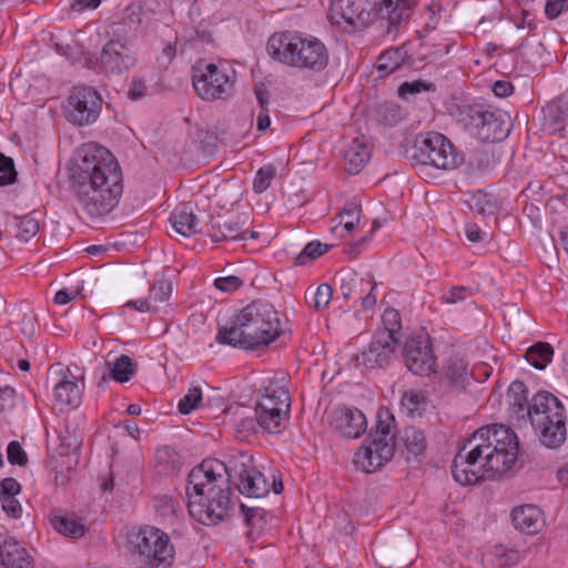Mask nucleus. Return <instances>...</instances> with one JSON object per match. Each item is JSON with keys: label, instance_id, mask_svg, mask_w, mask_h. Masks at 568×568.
I'll return each mask as SVG.
<instances>
[{"label": "nucleus", "instance_id": "23", "mask_svg": "<svg viewBox=\"0 0 568 568\" xmlns=\"http://www.w3.org/2000/svg\"><path fill=\"white\" fill-rule=\"evenodd\" d=\"M511 518L515 528L527 534H537L544 526L542 513L534 505L516 507L511 513Z\"/></svg>", "mask_w": 568, "mask_h": 568}, {"label": "nucleus", "instance_id": "7", "mask_svg": "<svg viewBox=\"0 0 568 568\" xmlns=\"http://www.w3.org/2000/svg\"><path fill=\"white\" fill-rule=\"evenodd\" d=\"M410 159L419 174L425 173L427 166L449 171L464 162V158L457 153L452 142L437 132L420 134L415 140Z\"/></svg>", "mask_w": 568, "mask_h": 568}, {"label": "nucleus", "instance_id": "50", "mask_svg": "<svg viewBox=\"0 0 568 568\" xmlns=\"http://www.w3.org/2000/svg\"><path fill=\"white\" fill-rule=\"evenodd\" d=\"M375 560L379 568H407L410 565L402 560L398 554L388 551H379Z\"/></svg>", "mask_w": 568, "mask_h": 568}, {"label": "nucleus", "instance_id": "30", "mask_svg": "<svg viewBox=\"0 0 568 568\" xmlns=\"http://www.w3.org/2000/svg\"><path fill=\"white\" fill-rule=\"evenodd\" d=\"M365 443L368 444L376 454L374 457L376 462H365L366 467H371L372 465L373 467H382L389 462L395 454L396 445L393 437L378 438L369 435Z\"/></svg>", "mask_w": 568, "mask_h": 568}, {"label": "nucleus", "instance_id": "1", "mask_svg": "<svg viewBox=\"0 0 568 568\" xmlns=\"http://www.w3.org/2000/svg\"><path fill=\"white\" fill-rule=\"evenodd\" d=\"M70 181L79 205L91 217L109 214L123 192L118 161L109 150L95 143L83 144L77 150Z\"/></svg>", "mask_w": 568, "mask_h": 568}, {"label": "nucleus", "instance_id": "15", "mask_svg": "<svg viewBox=\"0 0 568 568\" xmlns=\"http://www.w3.org/2000/svg\"><path fill=\"white\" fill-rule=\"evenodd\" d=\"M404 356L407 368L415 375L429 376L435 373L436 361L427 336L409 338L405 345Z\"/></svg>", "mask_w": 568, "mask_h": 568}, {"label": "nucleus", "instance_id": "53", "mask_svg": "<svg viewBox=\"0 0 568 568\" xmlns=\"http://www.w3.org/2000/svg\"><path fill=\"white\" fill-rule=\"evenodd\" d=\"M176 453L171 447L164 446L156 449L155 462L163 466V470L168 471L174 468Z\"/></svg>", "mask_w": 568, "mask_h": 568}, {"label": "nucleus", "instance_id": "2", "mask_svg": "<svg viewBox=\"0 0 568 568\" xmlns=\"http://www.w3.org/2000/svg\"><path fill=\"white\" fill-rule=\"evenodd\" d=\"M516 434L504 425H487L476 430L453 459L452 474L462 485H474L506 474L517 462Z\"/></svg>", "mask_w": 568, "mask_h": 568}, {"label": "nucleus", "instance_id": "22", "mask_svg": "<svg viewBox=\"0 0 568 568\" xmlns=\"http://www.w3.org/2000/svg\"><path fill=\"white\" fill-rule=\"evenodd\" d=\"M418 0H377L381 19L397 26L409 19Z\"/></svg>", "mask_w": 568, "mask_h": 568}, {"label": "nucleus", "instance_id": "60", "mask_svg": "<svg viewBox=\"0 0 568 568\" xmlns=\"http://www.w3.org/2000/svg\"><path fill=\"white\" fill-rule=\"evenodd\" d=\"M427 89V84L423 81L404 82L399 89V95L406 98L407 94L419 93Z\"/></svg>", "mask_w": 568, "mask_h": 568}, {"label": "nucleus", "instance_id": "41", "mask_svg": "<svg viewBox=\"0 0 568 568\" xmlns=\"http://www.w3.org/2000/svg\"><path fill=\"white\" fill-rule=\"evenodd\" d=\"M39 230V221L32 214L17 219V236L20 240L28 242L38 234Z\"/></svg>", "mask_w": 568, "mask_h": 568}, {"label": "nucleus", "instance_id": "34", "mask_svg": "<svg viewBox=\"0 0 568 568\" xmlns=\"http://www.w3.org/2000/svg\"><path fill=\"white\" fill-rule=\"evenodd\" d=\"M402 440L406 453L409 456L418 457L422 456L427 447L426 437L422 430L415 427H407L404 429Z\"/></svg>", "mask_w": 568, "mask_h": 568}, {"label": "nucleus", "instance_id": "14", "mask_svg": "<svg viewBox=\"0 0 568 568\" xmlns=\"http://www.w3.org/2000/svg\"><path fill=\"white\" fill-rule=\"evenodd\" d=\"M135 62L133 45L122 39H112L103 45L99 65L106 74H122L129 72Z\"/></svg>", "mask_w": 568, "mask_h": 568}, {"label": "nucleus", "instance_id": "9", "mask_svg": "<svg viewBox=\"0 0 568 568\" xmlns=\"http://www.w3.org/2000/svg\"><path fill=\"white\" fill-rule=\"evenodd\" d=\"M227 467L230 477L234 476L237 478V488L242 495L251 498H261L266 496L271 489L275 494H280L283 490L282 481H276L275 477H273V481L270 483L265 475L255 468L253 457L247 453L239 452L230 455Z\"/></svg>", "mask_w": 568, "mask_h": 568}, {"label": "nucleus", "instance_id": "33", "mask_svg": "<svg viewBox=\"0 0 568 568\" xmlns=\"http://www.w3.org/2000/svg\"><path fill=\"white\" fill-rule=\"evenodd\" d=\"M554 348L549 343L537 342L525 354L526 361L537 369H544L552 359Z\"/></svg>", "mask_w": 568, "mask_h": 568}, {"label": "nucleus", "instance_id": "38", "mask_svg": "<svg viewBox=\"0 0 568 568\" xmlns=\"http://www.w3.org/2000/svg\"><path fill=\"white\" fill-rule=\"evenodd\" d=\"M333 290L326 283L320 284L315 291L307 290L305 298L307 304L316 311L324 310L332 301Z\"/></svg>", "mask_w": 568, "mask_h": 568}, {"label": "nucleus", "instance_id": "5", "mask_svg": "<svg viewBox=\"0 0 568 568\" xmlns=\"http://www.w3.org/2000/svg\"><path fill=\"white\" fill-rule=\"evenodd\" d=\"M267 52L277 62L313 72L323 71L329 61L324 42L301 32L285 31L271 36Z\"/></svg>", "mask_w": 568, "mask_h": 568}, {"label": "nucleus", "instance_id": "16", "mask_svg": "<svg viewBox=\"0 0 568 568\" xmlns=\"http://www.w3.org/2000/svg\"><path fill=\"white\" fill-rule=\"evenodd\" d=\"M331 425L342 437L356 439L366 432L367 419L362 410L341 406L332 413Z\"/></svg>", "mask_w": 568, "mask_h": 568}, {"label": "nucleus", "instance_id": "42", "mask_svg": "<svg viewBox=\"0 0 568 568\" xmlns=\"http://www.w3.org/2000/svg\"><path fill=\"white\" fill-rule=\"evenodd\" d=\"M377 417L376 429L371 435L378 438L393 437V440H395V434L393 432L394 417L388 410H379Z\"/></svg>", "mask_w": 568, "mask_h": 568}, {"label": "nucleus", "instance_id": "31", "mask_svg": "<svg viewBox=\"0 0 568 568\" xmlns=\"http://www.w3.org/2000/svg\"><path fill=\"white\" fill-rule=\"evenodd\" d=\"M153 508L163 523L173 525L183 514V507L178 499L169 495H158L153 498Z\"/></svg>", "mask_w": 568, "mask_h": 568}, {"label": "nucleus", "instance_id": "27", "mask_svg": "<svg viewBox=\"0 0 568 568\" xmlns=\"http://www.w3.org/2000/svg\"><path fill=\"white\" fill-rule=\"evenodd\" d=\"M254 414L258 426L270 433H281L288 420V412H286L284 402H281L280 412L272 408H262L256 405Z\"/></svg>", "mask_w": 568, "mask_h": 568}, {"label": "nucleus", "instance_id": "26", "mask_svg": "<svg viewBox=\"0 0 568 568\" xmlns=\"http://www.w3.org/2000/svg\"><path fill=\"white\" fill-rule=\"evenodd\" d=\"M281 402H284L286 412L291 408V397L288 390L280 379L271 381L267 386L264 387L262 395L258 397L256 405L262 408H272L273 410L280 412Z\"/></svg>", "mask_w": 568, "mask_h": 568}, {"label": "nucleus", "instance_id": "24", "mask_svg": "<svg viewBox=\"0 0 568 568\" xmlns=\"http://www.w3.org/2000/svg\"><path fill=\"white\" fill-rule=\"evenodd\" d=\"M170 222L174 231L189 237L199 232V220L190 203L179 205L171 214Z\"/></svg>", "mask_w": 568, "mask_h": 568}, {"label": "nucleus", "instance_id": "45", "mask_svg": "<svg viewBox=\"0 0 568 568\" xmlns=\"http://www.w3.org/2000/svg\"><path fill=\"white\" fill-rule=\"evenodd\" d=\"M203 396L200 387L194 386L179 402V412L183 415L190 414L193 409L197 408Z\"/></svg>", "mask_w": 568, "mask_h": 568}, {"label": "nucleus", "instance_id": "55", "mask_svg": "<svg viewBox=\"0 0 568 568\" xmlns=\"http://www.w3.org/2000/svg\"><path fill=\"white\" fill-rule=\"evenodd\" d=\"M243 284V281L234 275L217 277L214 281V286L222 292H234L240 288Z\"/></svg>", "mask_w": 568, "mask_h": 568}, {"label": "nucleus", "instance_id": "20", "mask_svg": "<svg viewBox=\"0 0 568 568\" xmlns=\"http://www.w3.org/2000/svg\"><path fill=\"white\" fill-rule=\"evenodd\" d=\"M0 565L6 568H32L33 559L18 541L0 537Z\"/></svg>", "mask_w": 568, "mask_h": 568}, {"label": "nucleus", "instance_id": "44", "mask_svg": "<svg viewBox=\"0 0 568 568\" xmlns=\"http://www.w3.org/2000/svg\"><path fill=\"white\" fill-rule=\"evenodd\" d=\"M383 329L378 333L389 334L390 337H396V334L402 327L400 315L395 308H386L382 315Z\"/></svg>", "mask_w": 568, "mask_h": 568}, {"label": "nucleus", "instance_id": "11", "mask_svg": "<svg viewBox=\"0 0 568 568\" xmlns=\"http://www.w3.org/2000/svg\"><path fill=\"white\" fill-rule=\"evenodd\" d=\"M131 542L148 568H169L174 561L175 550L169 535L156 527H141Z\"/></svg>", "mask_w": 568, "mask_h": 568}, {"label": "nucleus", "instance_id": "18", "mask_svg": "<svg viewBox=\"0 0 568 568\" xmlns=\"http://www.w3.org/2000/svg\"><path fill=\"white\" fill-rule=\"evenodd\" d=\"M376 287L377 283L371 275L364 278L355 274H347L341 278L343 297L349 300L354 296H358L364 310H372L375 306L376 295L374 292Z\"/></svg>", "mask_w": 568, "mask_h": 568}, {"label": "nucleus", "instance_id": "19", "mask_svg": "<svg viewBox=\"0 0 568 568\" xmlns=\"http://www.w3.org/2000/svg\"><path fill=\"white\" fill-rule=\"evenodd\" d=\"M54 374H61V378L54 383L53 396L61 407H77L81 402V389L70 371L63 373L60 364L52 365L49 369V378Z\"/></svg>", "mask_w": 568, "mask_h": 568}, {"label": "nucleus", "instance_id": "13", "mask_svg": "<svg viewBox=\"0 0 568 568\" xmlns=\"http://www.w3.org/2000/svg\"><path fill=\"white\" fill-rule=\"evenodd\" d=\"M102 109V99L92 88L75 87L68 98L67 116L79 125L93 123L100 115Z\"/></svg>", "mask_w": 568, "mask_h": 568}, {"label": "nucleus", "instance_id": "12", "mask_svg": "<svg viewBox=\"0 0 568 568\" xmlns=\"http://www.w3.org/2000/svg\"><path fill=\"white\" fill-rule=\"evenodd\" d=\"M377 18H381L377 0H331V22L344 32L363 30Z\"/></svg>", "mask_w": 568, "mask_h": 568}, {"label": "nucleus", "instance_id": "48", "mask_svg": "<svg viewBox=\"0 0 568 568\" xmlns=\"http://www.w3.org/2000/svg\"><path fill=\"white\" fill-rule=\"evenodd\" d=\"M171 294V282L166 280H160L150 287L149 300L154 303H163L170 298Z\"/></svg>", "mask_w": 568, "mask_h": 568}, {"label": "nucleus", "instance_id": "64", "mask_svg": "<svg viewBox=\"0 0 568 568\" xmlns=\"http://www.w3.org/2000/svg\"><path fill=\"white\" fill-rule=\"evenodd\" d=\"M14 389L11 387L0 388V410H4L12 404Z\"/></svg>", "mask_w": 568, "mask_h": 568}, {"label": "nucleus", "instance_id": "61", "mask_svg": "<svg viewBox=\"0 0 568 568\" xmlns=\"http://www.w3.org/2000/svg\"><path fill=\"white\" fill-rule=\"evenodd\" d=\"M146 93V85L140 79H133L128 95L131 100H139Z\"/></svg>", "mask_w": 568, "mask_h": 568}, {"label": "nucleus", "instance_id": "4", "mask_svg": "<svg viewBox=\"0 0 568 568\" xmlns=\"http://www.w3.org/2000/svg\"><path fill=\"white\" fill-rule=\"evenodd\" d=\"M282 333V323L274 306L254 301L221 326L215 339L220 344L254 349L273 343Z\"/></svg>", "mask_w": 568, "mask_h": 568}, {"label": "nucleus", "instance_id": "43", "mask_svg": "<svg viewBox=\"0 0 568 568\" xmlns=\"http://www.w3.org/2000/svg\"><path fill=\"white\" fill-rule=\"evenodd\" d=\"M376 454L374 453L373 448L368 444L364 443L355 453L354 464L358 469L363 470L364 473H374L381 467H373V465L371 467H366L367 465L365 462H376L374 458Z\"/></svg>", "mask_w": 568, "mask_h": 568}, {"label": "nucleus", "instance_id": "36", "mask_svg": "<svg viewBox=\"0 0 568 568\" xmlns=\"http://www.w3.org/2000/svg\"><path fill=\"white\" fill-rule=\"evenodd\" d=\"M406 52L400 48L384 51L377 61V70L382 75H387L397 70L404 62Z\"/></svg>", "mask_w": 568, "mask_h": 568}, {"label": "nucleus", "instance_id": "47", "mask_svg": "<svg viewBox=\"0 0 568 568\" xmlns=\"http://www.w3.org/2000/svg\"><path fill=\"white\" fill-rule=\"evenodd\" d=\"M276 170L273 165H264L262 166L253 181V189L256 193H263L271 185L272 180L274 179Z\"/></svg>", "mask_w": 568, "mask_h": 568}, {"label": "nucleus", "instance_id": "25", "mask_svg": "<svg viewBox=\"0 0 568 568\" xmlns=\"http://www.w3.org/2000/svg\"><path fill=\"white\" fill-rule=\"evenodd\" d=\"M227 415H232V425L235 436L240 440H247L250 435L255 434L257 429L256 416L251 415V410L246 407L236 405L226 409Z\"/></svg>", "mask_w": 568, "mask_h": 568}, {"label": "nucleus", "instance_id": "57", "mask_svg": "<svg viewBox=\"0 0 568 568\" xmlns=\"http://www.w3.org/2000/svg\"><path fill=\"white\" fill-rule=\"evenodd\" d=\"M565 11H568V0H547L545 6L547 18L556 19Z\"/></svg>", "mask_w": 568, "mask_h": 568}, {"label": "nucleus", "instance_id": "46", "mask_svg": "<svg viewBox=\"0 0 568 568\" xmlns=\"http://www.w3.org/2000/svg\"><path fill=\"white\" fill-rule=\"evenodd\" d=\"M328 250V245H325L318 241L308 243L304 250L296 256V264L303 265L308 261L315 260L323 255Z\"/></svg>", "mask_w": 568, "mask_h": 568}, {"label": "nucleus", "instance_id": "28", "mask_svg": "<svg viewBox=\"0 0 568 568\" xmlns=\"http://www.w3.org/2000/svg\"><path fill=\"white\" fill-rule=\"evenodd\" d=\"M210 237L213 242L246 240L242 224L234 219H219L212 223Z\"/></svg>", "mask_w": 568, "mask_h": 568}, {"label": "nucleus", "instance_id": "3", "mask_svg": "<svg viewBox=\"0 0 568 568\" xmlns=\"http://www.w3.org/2000/svg\"><path fill=\"white\" fill-rule=\"evenodd\" d=\"M185 493L192 518L206 526L221 521L231 505L227 462L203 460L190 471Z\"/></svg>", "mask_w": 568, "mask_h": 568}, {"label": "nucleus", "instance_id": "59", "mask_svg": "<svg viewBox=\"0 0 568 568\" xmlns=\"http://www.w3.org/2000/svg\"><path fill=\"white\" fill-rule=\"evenodd\" d=\"M21 491L20 484L14 478H4L0 481V498L17 496Z\"/></svg>", "mask_w": 568, "mask_h": 568}, {"label": "nucleus", "instance_id": "35", "mask_svg": "<svg viewBox=\"0 0 568 568\" xmlns=\"http://www.w3.org/2000/svg\"><path fill=\"white\" fill-rule=\"evenodd\" d=\"M111 377L118 383H126L135 373V365L128 355H121L114 362H106Z\"/></svg>", "mask_w": 568, "mask_h": 568}, {"label": "nucleus", "instance_id": "56", "mask_svg": "<svg viewBox=\"0 0 568 568\" xmlns=\"http://www.w3.org/2000/svg\"><path fill=\"white\" fill-rule=\"evenodd\" d=\"M8 460L13 465H24L27 463V454L18 442H11L7 449Z\"/></svg>", "mask_w": 568, "mask_h": 568}, {"label": "nucleus", "instance_id": "40", "mask_svg": "<svg viewBox=\"0 0 568 568\" xmlns=\"http://www.w3.org/2000/svg\"><path fill=\"white\" fill-rule=\"evenodd\" d=\"M445 376L456 385H464L468 376V364L459 357L450 358L445 366Z\"/></svg>", "mask_w": 568, "mask_h": 568}, {"label": "nucleus", "instance_id": "49", "mask_svg": "<svg viewBox=\"0 0 568 568\" xmlns=\"http://www.w3.org/2000/svg\"><path fill=\"white\" fill-rule=\"evenodd\" d=\"M425 397L420 390H407L404 392L400 405L408 414H414L422 404H424Z\"/></svg>", "mask_w": 568, "mask_h": 568}, {"label": "nucleus", "instance_id": "6", "mask_svg": "<svg viewBox=\"0 0 568 568\" xmlns=\"http://www.w3.org/2000/svg\"><path fill=\"white\" fill-rule=\"evenodd\" d=\"M531 425L540 430L541 443L549 448L559 447L566 439V416L560 400L548 392H538L528 410Z\"/></svg>", "mask_w": 568, "mask_h": 568}, {"label": "nucleus", "instance_id": "10", "mask_svg": "<svg viewBox=\"0 0 568 568\" xmlns=\"http://www.w3.org/2000/svg\"><path fill=\"white\" fill-rule=\"evenodd\" d=\"M460 122L483 142L504 140L509 131V116L500 110L484 105L466 106L460 112Z\"/></svg>", "mask_w": 568, "mask_h": 568}, {"label": "nucleus", "instance_id": "54", "mask_svg": "<svg viewBox=\"0 0 568 568\" xmlns=\"http://www.w3.org/2000/svg\"><path fill=\"white\" fill-rule=\"evenodd\" d=\"M471 295V288L467 286H453L443 294L442 300L446 304H455L465 301Z\"/></svg>", "mask_w": 568, "mask_h": 568}, {"label": "nucleus", "instance_id": "58", "mask_svg": "<svg viewBox=\"0 0 568 568\" xmlns=\"http://www.w3.org/2000/svg\"><path fill=\"white\" fill-rule=\"evenodd\" d=\"M16 497L17 496L0 498L2 509L12 518H19L22 514V506Z\"/></svg>", "mask_w": 568, "mask_h": 568}, {"label": "nucleus", "instance_id": "52", "mask_svg": "<svg viewBox=\"0 0 568 568\" xmlns=\"http://www.w3.org/2000/svg\"><path fill=\"white\" fill-rule=\"evenodd\" d=\"M16 179L17 171L12 159L0 153V186L11 184Z\"/></svg>", "mask_w": 568, "mask_h": 568}, {"label": "nucleus", "instance_id": "29", "mask_svg": "<svg viewBox=\"0 0 568 568\" xmlns=\"http://www.w3.org/2000/svg\"><path fill=\"white\" fill-rule=\"evenodd\" d=\"M371 153V148L364 140H353L344 152L346 170L352 174L358 173L369 161Z\"/></svg>", "mask_w": 568, "mask_h": 568}, {"label": "nucleus", "instance_id": "17", "mask_svg": "<svg viewBox=\"0 0 568 568\" xmlns=\"http://www.w3.org/2000/svg\"><path fill=\"white\" fill-rule=\"evenodd\" d=\"M398 339L386 333H377L371 342L368 349L356 357L359 365L366 368L383 366L395 353Z\"/></svg>", "mask_w": 568, "mask_h": 568}, {"label": "nucleus", "instance_id": "62", "mask_svg": "<svg viewBox=\"0 0 568 568\" xmlns=\"http://www.w3.org/2000/svg\"><path fill=\"white\" fill-rule=\"evenodd\" d=\"M514 87L508 81H496L493 85V92L498 98H506L513 93Z\"/></svg>", "mask_w": 568, "mask_h": 568}, {"label": "nucleus", "instance_id": "39", "mask_svg": "<svg viewBox=\"0 0 568 568\" xmlns=\"http://www.w3.org/2000/svg\"><path fill=\"white\" fill-rule=\"evenodd\" d=\"M469 206L474 212L484 216L494 215L498 211V204L494 196L481 191L471 196Z\"/></svg>", "mask_w": 568, "mask_h": 568}, {"label": "nucleus", "instance_id": "21", "mask_svg": "<svg viewBox=\"0 0 568 568\" xmlns=\"http://www.w3.org/2000/svg\"><path fill=\"white\" fill-rule=\"evenodd\" d=\"M544 130L549 134L561 132L568 116V97L560 95L542 108Z\"/></svg>", "mask_w": 568, "mask_h": 568}, {"label": "nucleus", "instance_id": "8", "mask_svg": "<svg viewBox=\"0 0 568 568\" xmlns=\"http://www.w3.org/2000/svg\"><path fill=\"white\" fill-rule=\"evenodd\" d=\"M236 71L224 63L197 62L193 67L192 84L203 101H226L234 95Z\"/></svg>", "mask_w": 568, "mask_h": 568}, {"label": "nucleus", "instance_id": "32", "mask_svg": "<svg viewBox=\"0 0 568 568\" xmlns=\"http://www.w3.org/2000/svg\"><path fill=\"white\" fill-rule=\"evenodd\" d=\"M507 400L509 409L514 415L518 418L528 417L527 410L531 402H528L527 388L524 383L517 381L510 384L507 392Z\"/></svg>", "mask_w": 568, "mask_h": 568}, {"label": "nucleus", "instance_id": "37", "mask_svg": "<svg viewBox=\"0 0 568 568\" xmlns=\"http://www.w3.org/2000/svg\"><path fill=\"white\" fill-rule=\"evenodd\" d=\"M51 524L59 534L71 538H80L87 530L84 524L80 520L65 516L53 517Z\"/></svg>", "mask_w": 568, "mask_h": 568}, {"label": "nucleus", "instance_id": "63", "mask_svg": "<svg viewBox=\"0 0 568 568\" xmlns=\"http://www.w3.org/2000/svg\"><path fill=\"white\" fill-rule=\"evenodd\" d=\"M465 232L467 240L473 243H478L484 240V233L476 224H467Z\"/></svg>", "mask_w": 568, "mask_h": 568}, {"label": "nucleus", "instance_id": "51", "mask_svg": "<svg viewBox=\"0 0 568 568\" xmlns=\"http://www.w3.org/2000/svg\"><path fill=\"white\" fill-rule=\"evenodd\" d=\"M341 223L349 233L359 221V206L355 203L347 204L339 214Z\"/></svg>", "mask_w": 568, "mask_h": 568}]
</instances>
